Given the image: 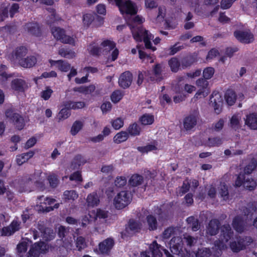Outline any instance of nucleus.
Masks as SVG:
<instances>
[{"mask_svg":"<svg viewBox=\"0 0 257 257\" xmlns=\"http://www.w3.org/2000/svg\"><path fill=\"white\" fill-rule=\"evenodd\" d=\"M110 4H115L118 7L120 13L125 15L124 18L126 23L130 26L134 39L136 41H144L145 46L147 49L154 51L156 50L155 47L151 45L150 40L154 36L149 32L142 28H135V25L140 24L144 21V19L138 16H135L138 11L136 5L129 0H108Z\"/></svg>","mask_w":257,"mask_h":257,"instance_id":"1","label":"nucleus"},{"mask_svg":"<svg viewBox=\"0 0 257 257\" xmlns=\"http://www.w3.org/2000/svg\"><path fill=\"white\" fill-rule=\"evenodd\" d=\"M31 243V241L28 238L23 239L17 246V254L19 257H25L28 247ZM49 249V246L43 242L34 243L31 247L27 253V257H39L40 254L45 253Z\"/></svg>","mask_w":257,"mask_h":257,"instance_id":"2","label":"nucleus"},{"mask_svg":"<svg viewBox=\"0 0 257 257\" xmlns=\"http://www.w3.org/2000/svg\"><path fill=\"white\" fill-rule=\"evenodd\" d=\"M255 167L256 162L254 160H252L251 162L245 167L244 174L240 173L238 176L235 182V186L239 187L243 185L244 188L249 190L254 189L256 186V183L250 177L249 174L252 172Z\"/></svg>","mask_w":257,"mask_h":257,"instance_id":"3","label":"nucleus"},{"mask_svg":"<svg viewBox=\"0 0 257 257\" xmlns=\"http://www.w3.org/2000/svg\"><path fill=\"white\" fill-rule=\"evenodd\" d=\"M184 241L181 237H175L171 239L170 242V249L174 254H181L183 252V244L185 242L189 246H191L196 241V239L188 235H184Z\"/></svg>","mask_w":257,"mask_h":257,"instance_id":"4","label":"nucleus"},{"mask_svg":"<svg viewBox=\"0 0 257 257\" xmlns=\"http://www.w3.org/2000/svg\"><path fill=\"white\" fill-rule=\"evenodd\" d=\"M115 47V43L113 41L106 39L101 42L100 47L96 46L95 43L90 44L88 47V50L92 55H99L101 53H107Z\"/></svg>","mask_w":257,"mask_h":257,"instance_id":"5","label":"nucleus"},{"mask_svg":"<svg viewBox=\"0 0 257 257\" xmlns=\"http://www.w3.org/2000/svg\"><path fill=\"white\" fill-rule=\"evenodd\" d=\"M131 194L126 191L118 193L114 197L113 205L117 209H122L126 207L132 201Z\"/></svg>","mask_w":257,"mask_h":257,"instance_id":"6","label":"nucleus"},{"mask_svg":"<svg viewBox=\"0 0 257 257\" xmlns=\"http://www.w3.org/2000/svg\"><path fill=\"white\" fill-rule=\"evenodd\" d=\"M233 232L229 225H224L221 227V233L218 241L215 242V245L220 249L225 248L228 241L232 237Z\"/></svg>","mask_w":257,"mask_h":257,"instance_id":"7","label":"nucleus"},{"mask_svg":"<svg viewBox=\"0 0 257 257\" xmlns=\"http://www.w3.org/2000/svg\"><path fill=\"white\" fill-rule=\"evenodd\" d=\"M52 33L55 39L62 43L74 46L76 39L73 36L68 35L65 31L60 28H55L52 30Z\"/></svg>","mask_w":257,"mask_h":257,"instance_id":"8","label":"nucleus"},{"mask_svg":"<svg viewBox=\"0 0 257 257\" xmlns=\"http://www.w3.org/2000/svg\"><path fill=\"white\" fill-rule=\"evenodd\" d=\"M48 173L37 171L31 177H26L23 180V185L27 187L34 182L37 185H43L46 179H47Z\"/></svg>","mask_w":257,"mask_h":257,"instance_id":"9","label":"nucleus"},{"mask_svg":"<svg viewBox=\"0 0 257 257\" xmlns=\"http://www.w3.org/2000/svg\"><path fill=\"white\" fill-rule=\"evenodd\" d=\"M55 201L54 199L51 198L40 197L38 198V203H40L39 210L43 212H48L53 210L54 208H58L59 206V203L55 204L53 207L47 206V205H51Z\"/></svg>","mask_w":257,"mask_h":257,"instance_id":"10","label":"nucleus"},{"mask_svg":"<svg viewBox=\"0 0 257 257\" xmlns=\"http://www.w3.org/2000/svg\"><path fill=\"white\" fill-rule=\"evenodd\" d=\"M27 53L28 50L26 47H19L15 49L12 54L9 56V59L14 65H17Z\"/></svg>","mask_w":257,"mask_h":257,"instance_id":"11","label":"nucleus"},{"mask_svg":"<svg viewBox=\"0 0 257 257\" xmlns=\"http://www.w3.org/2000/svg\"><path fill=\"white\" fill-rule=\"evenodd\" d=\"M223 99L218 92H213L210 99V105L214 108L216 113L219 114L222 110Z\"/></svg>","mask_w":257,"mask_h":257,"instance_id":"12","label":"nucleus"},{"mask_svg":"<svg viewBox=\"0 0 257 257\" xmlns=\"http://www.w3.org/2000/svg\"><path fill=\"white\" fill-rule=\"evenodd\" d=\"M196 85L199 89L194 95V97L197 98L201 97H205L209 94L208 82L204 78H199L197 80Z\"/></svg>","mask_w":257,"mask_h":257,"instance_id":"13","label":"nucleus"},{"mask_svg":"<svg viewBox=\"0 0 257 257\" xmlns=\"http://www.w3.org/2000/svg\"><path fill=\"white\" fill-rule=\"evenodd\" d=\"M6 115L12 119L18 130H21L24 128L25 124L24 119L19 114L14 113L11 110H8L6 112Z\"/></svg>","mask_w":257,"mask_h":257,"instance_id":"14","label":"nucleus"},{"mask_svg":"<svg viewBox=\"0 0 257 257\" xmlns=\"http://www.w3.org/2000/svg\"><path fill=\"white\" fill-rule=\"evenodd\" d=\"M237 242L233 241L230 242V246L231 250L234 252H238L245 248L252 242V239L250 237H245L244 238L238 239L237 238Z\"/></svg>","mask_w":257,"mask_h":257,"instance_id":"15","label":"nucleus"},{"mask_svg":"<svg viewBox=\"0 0 257 257\" xmlns=\"http://www.w3.org/2000/svg\"><path fill=\"white\" fill-rule=\"evenodd\" d=\"M149 249L152 252L153 257H162V250L164 251L166 257H173L167 249L163 248L160 245L158 244L156 241H154L150 244Z\"/></svg>","mask_w":257,"mask_h":257,"instance_id":"16","label":"nucleus"},{"mask_svg":"<svg viewBox=\"0 0 257 257\" xmlns=\"http://www.w3.org/2000/svg\"><path fill=\"white\" fill-rule=\"evenodd\" d=\"M21 228V222L18 219H14L7 227H5L1 230V234L4 236H10L19 230Z\"/></svg>","mask_w":257,"mask_h":257,"instance_id":"17","label":"nucleus"},{"mask_svg":"<svg viewBox=\"0 0 257 257\" xmlns=\"http://www.w3.org/2000/svg\"><path fill=\"white\" fill-rule=\"evenodd\" d=\"M11 88L14 92H24L28 88V85L24 79L16 78L12 81Z\"/></svg>","mask_w":257,"mask_h":257,"instance_id":"18","label":"nucleus"},{"mask_svg":"<svg viewBox=\"0 0 257 257\" xmlns=\"http://www.w3.org/2000/svg\"><path fill=\"white\" fill-rule=\"evenodd\" d=\"M235 37L244 43H249L253 41V35L249 31H236L234 32Z\"/></svg>","mask_w":257,"mask_h":257,"instance_id":"19","label":"nucleus"},{"mask_svg":"<svg viewBox=\"0 0 257 257\" xmlns=\"http://www.w3.org/2000/svg\"><path fill=\"white\" fill-rule=\"evenodd\" d=\"M49 62L51 67L56 66L58 69L62 72H67L71 68V65L69 63L61 60L55 61L50 59Z\"/></svg>","mask_w":257,"mask_h":257,"instance_id":"20","label":"nucleus"},{"mask_svg":"<svg viewBox=\"0 0 257 257\" xmlns=\"http://www.w3.org/2000/svg\"><path fill=\"white\" fill-rule=\"evenodd\" d=\"M132 74L129 71L123 73L118 80L119 86L124 88L128 87L132 83Z\"/></svg>","mask_w":257,"mask_h":257,"instance_id":"21","label":"nucleus"},{"mask_svg":"<svg viewBox=\"0 0 257 257\" xmlns=\"http://www.w3.org/2000/svg\"><path fill=\"white\" fill-rule=\"evenodd\" d=\"M37 63V58L34 56L30 55L24 57L17 65L25 68H30L34 67Z\"/></svg>","mask_w":257,"mask_h":257,"instance_id":"22","label":"nucleus"},{"mask_svg":"<svg viewBox=\"0 0 257 257\" xmlns=\"http://www.w3.org/2000/svg\"><path fill=\"white\" fill-rule=\"evenodd\" d=\"M198 117V114L197 112H195L186 117L184 121V127L187 130L192 128L196 124Z\"/></svg>","mask_w":257,"mask_h":257,"instance_id":"23","label":"nucleus"},{"mask_svg":"<svg viewBox=\"0 0 257 257\" xmlns=\"http://www.w3.org/2000/svg\"><path fill=\"white\" fill-rule=\"evenodd\" d=\"M114 245V240L111 238H108L99 244V249L102 253H107Z\"/></svg>","mask_w":257,"mask_h":257,"instance_id":"24","label":"nucleus"},{"mask_svg":"<svg viewBox=\"0 0 257 257\" xmlns=\"http://www.w3.org/2000/svg\"><path fill=\"white\" fill-rule=\"evenodd\" d=\"M245 124L250 128L257 130V114L250 113L247 115L244 118Z\"/></svg>","mask_w":257,"mask_h":257,"instance_id":"25","label":"nucleus"},{"mask_svg":"<svg viewBox=\"0 0 257 257\" xmlns=\"http://www.w3.org/2000/svg\"><path fill=\"white\" fill-rule=\"evenodd\" d=\"M25 29L29 33L38 36L40 33V28L38 24L30 23L25 25Z\"/></svg>","mask_w":257,"mask_h":257,"instance_id":"26","label":"nucleus"},{"mask_svg":"<svg viewBox=\"0 0 257 257\" xmlns=\"http://www.w3.org/2000/svg\"><path fill=\"white\" fill-rule=\"evenodd\" d=\"M34 155V152L30 151L26 153H24L21 155H18L16 158V161L19 165H22L24 163L26 162L30 159L33 157Z\"/></svg>","mask_w":257,"mask_h":257,"instance_id":"27","label":"nucleus"},{"mask_svg":"<svg viewBox=\"0 0 257 257\" xmlns=\"http://www.w3.org/2000/svg\"><path fill=\"white\" fill-rule=\"evenodd\" d=\"M163 70V66L160 64H157L153 70L152 76L150 77L152 81H160L162 79L161 72Z\"/></svg>","mask_w":257,"mask_h":257,"instance_id":"28","label":"nucleus"},{"mask_svg":"<svg viewBox=\"0 0 257 257\" xmlns=\"http://www.w3.org/2000/svg\"><path fill=\"white\" fill-rule=\"evenodd\" d=\"M219 222L216 219H213L210 221L207 228V233L211 235L216 234L218 229Z\"/></svg>","mask_w":257,"mask_h":257,"instance_id":"29","label":"nucleus"},{"mask_svg":"<svg viewBox=\"0 0 257 257\" xmlns=\"http://www.w3.org/2000/svg\"><path fill=\"white\" fill-rule=\"evenodd\" d=\"M86 202L88 206L93 207L97 205L99 203V198L95 192L89 194L86 199Z\"/></svg>","mask_w":257,"mask_h":257,"instance_id":"30","label":"nucleus"},{"mask_svg":"<svg viewBox=\"0 0 257 257\" xmlns=\"http://www.w3.org/2000/svg\"><path fill=\"white\" fill-rule=\"evenodd\" d=\"M39 232L36 230H33L32 231L33 234V238L34 239H36L40 236V233L41 234V235L43 236V237L44 238H45L46 240L51 239V238L54 237V235H53L54 233H53V231L51 232L52 234L51 235L50 237H49L47 236V231H48V232L49 233H50L51 230L49 229H45V230H44L43 229L39 228Z\"/></svg>","mask_w":257,"mask_h":257,"instance_id":"31","label":"nucleus"},{"mask_svg":"<svg viewBox=\"0 0 257 257\" xmlns=\"http://www.w3.org/2000/svg\"><path fill=\"white\" fill-rule=\"evenodd\" d=\"M84 121L78 120L75 121L72 125L70 133L72 136L76 135L83 128Z\"/></svg>","mask_w":257,"mask_h":257,"instance_id":"32","label":"nucleus"},{"mask_svg":"<svg viewBox=\"0 0 257 257\" xmlns=\"http://www.w3.org/2000/svg\"><path fill=\"white\" fill-rule=\"evenodd\" d=\"M142 226V224L140 222L131 220L126 227V230L128 233H130V232H135L140 230Z\"/></svg>","mask_w":257,"mask_h":257,"instance_id":"33","label":"nucleus"},{"mask_svg":"<svg viewBox=\"0 0 257 257\" xmlns=\"http://www.w3.org/2000/svg\"><path fill=\"white\" fill-rule=\"evenodd\" d=\"M78 197V194L74 190H66L63 195V199L65 201H73Z\"/></svg>","mask_w":257,"mask_h":257,"instance_id":"34","label":"nucleus"},{"mask_svg":"<svg viewBox=\"0 0 257 257\" xmlns=\"http://www.w3.org/2000/svg\"><path fill=\"white\" fill-rule=\"evenodd\" d=\"M241 115L240 113L234 114L230 120V126L234 129H238L241 127L240 122Z\"/></svg>","mask_w":257,"mask_h":257,"instance_id":"35","label":"nucleus"},{"mask_svg":"<svg viewBox=\"0 0 257 257\" xmlns=\"http://www.w3.org/2000/svg\"><path fill=\"white\" fill-rule=\"evenodd\" d=\"M64 105L67 108L76 109L83 108L85 106V103L82 101L73 102L69 101L65 102Z\"/></svg>","mask_w":257,"mask_h":257,"instance_id":"36","label":"nucleus"},{"mask_svg":"<svg viewBox=\"0 0 257 257\" xmlns=\"http://www.w3.org/2000/svg\"><path fill=\"white\" fill-rule=\"evenodd\" d=\"M95 86L94 85H89L88 86H80L74 87L73 91L75 92H78L85 94H90L93 92L95 90Z\"/></svg>","mask_w":257,"mask_h":257,"instance_id":"37","label":"nucleus"},{"mask_svg":"<svg viewBox=\"0 0 257 257\" xmlns=\"http://www.w3.org/2000/svg\"><path fill=\"white\" fill-rule=\"evenodd\" d=\"M211 252L209 249L207 248H202L199 249L197 253H194L191 254L190 252L187 251V256L192 255L194 256V255L196 257H209L210 255Z\"/></svg>","mask_w":257,"mask_h":257,"instance_id":"38","label":"nucleus"},{"mask_svg":"<svg viewBox=\"0 0 257 257\" xmlns=\"http://www.w3.org/2000/svg\"><path fill=\"white\" fill-rule=\"evenodd\" d=\"M232 225L234 229L238 232H241L244 230L243 221L240 217H236L233 219Z\"/></svg>","mask_w":257,"mask_h":257,"instance_id":"39","label":"nucleus"},{"mask_svg":"<svg viewBox=\"0 0 257 257\" xmlns=\"http://www.w3.org/2000/svg\"><path fill=\"white\" fill-rule=\"evenodd\" d=\"M58 53L62 57L67 59H72L76 56L74 51L64 48L60 49Z\"/></svg>","mask_w":257,"mask_h":257,"instance_id":"40","label":"nucleus"},{"mask_svg":"<svg viewBox=\"0 0 257 257\" xmlns=\"http://www.w3.org/2000/svg\"><path fill=\"white\" fill-rule=\"evenodd\" d=\"M128 133L121 131L117 133L113 137V142L116 144H120L125 142L128 138Z\"/></svg>","mask_w":257,"mask_h":257,"instance_id":"41","label":"nucleus"},{"mask_svg":"<svg viewBox=\"0 0 257 257\" xmlns=\"http://www.w3.org/2000/svg\"><path fill=\"white\" fill-rule=\"evenodd\" d=\"M94 20V15L91 13H86L83 15L82 23L84 27H88Z\"/></svg>","mask_w":257,"mask_h":257,"instance_id":"42","label":"nucleus"},{"mask_svg":"<svg viewBox=\"0 0 257 257\" xmlns=\"http://www.w3.org/2000/svg\"><path fill=\"white\" fill-rule=\"evenodd\" d=\"M140 121L143 125H150L153 123L154 117L151 114H145L140 117Z\"/></svg>","mask_w":257,"mask_h":257,"instance_id":"43","label":"nucleus"},{"mask_svg":"<svg viewBox=\"0 0 257 257\" xmlns=\"http://www.w3.org/2000/svg\"><path fill=\"white\" fill-rule=\"evenodd\" d=\"M225 98L229 105H233L236 100V95L234 91L229 90L225 93Z\"/></svg>","mask_w":257,"mask_h":257,"instance_id":"44","label":"nucleus"},{"mask_svg":"<svg viewBox=\"0 0 257 257\" xmlns=\"http://www.w3.org/2000/svg\"><path fill=\"white\" fill-rule=\"evenodd\" d=\"M190 183L188 180H185L183 183L182 186L179 188L177 191L178 196H182L184 193L187 192L190 188Z\"/></svg>","mask_w":257,"mask_h":257,"instance_id":"45","label":"nucleus"},{"mask_svg":"<svg viewBox=\"0 0 257 257\" xmlns=\"http://www.w3.org/2000/svg\"><path fill=\"white\" fill-rule=\"evenodd\" d=\"M143 181V177L138 175L134 174L130 178L129 183L133 186H136L142 184Z\"/></svg>","mask_w":257,"mask_h":257,"instance_id":"46","label":"nucleus"},{"mask_svg":"<svg viewBox=\"0 0 257 257\" xmlns=\"http://www.w3.org/2000/svg\"><path fill=\"white\" fill-rule=\"evenodd\" d=\"M147 221L149 229L154 230L157 228V222L156 218L152 215H148L147 217Z\"/></svg>","mask_w":257,"mask_h":257,"instance_id":"47","label":"nucleus"},{"mask_svg":"<svg viewBox=\"0 0 257 257\" xmlns=\"http://www.w3.org/2000/svg\"><path fill=\"white\" fill-rule=\"evenodd\" d=\"M110 123L114 130H118L123 126L124 121L122 118L117 117L115 119H112L110 121Z\"/></svg>","mask_w":257,"mask_h":257,"instance_id":"48","label":"nucleus"},{"mask_svg":"<svg viewBox=\"0 0 257 257\" xmlns=\"http://www.w3.org/2000/svg\"><path fill=\"white\" fill-rule=\"evenodd\" d=\"M57 76V73L54 71H51L49 72H45L42 74L41 76L35 77L34 78V81L36 83H37L38 80L42 79L43 78H47L51 77H56Z\"/></svg>","mask_w":257,"mask_h":257,"instance_id":"49","label":"nucleus"},{"mask_svg":"<svg viewBox=\"0 0 257 257\" xmlns=\"http://www.w3.org/2000/svg\"><path fill=\"white\" fill-rule=\"evenodd\" d=\"M127 131L131 135L137 136L140 134L141 129L137 124L133 123L128 126Z\"/></svg>","mask_w":257,"mask_h":257,"instance_id":"50","label":"nucleus"},{"mask_svg":"<svg viewBox=\"0 0 257 257\" xmlns=\"http://www.w3.org/2000/svg\"><path fill=\"white\" fill-rule=\"evenodd\" d=\"M85 163V160L83 158V157L81 156L78 155L75 157L73 162L71 165V167L72 168V169H75Z\"/></svg>","mask_w":257,"mask_h":257,"instance_id":"51","label":"nucleus"},{"mask_svg":"<svg viewBox=\"0 0 257 257\" xmlns=\"http://www.w3.org/2000/svg\"><path fill=\"white\" fill-rule=\"evenodd\" d=\"M70 108H67L65 106L61 109L58 114V119L59 121L67 118L70 115Z\"/></svg>","mask_w":257,"mask_h":257,"instance_id":"52","label":"nucleus"},{"mask_svg":"<svg viewBox=\"0 0 257 257\" xmlns=\"http://www.w3.org/2000/svg\"><path fill=\"white\" fill-rule=\"evenodd\" d=\"M215 70L213 67L205 68L203 71V78L206 80L211 79L214 74Z\"/></svg>","mask_w":257,"mask_h":257,"instance_id":"53","label":"nucleus"},{"mask_svg":"<svg viewBox=\"0 0 257 257\" xmlns=\"http://www.w3.org/2000/svg\"><path fill=\"white\" fill-rule=\"evenodd\" d=\"M53 92V91L50 87L47 86L41 91L40 96L44 100H47L50 98Z\"/></svg>","mask_w":257,"mask_h":257,"instance_id":"54","label":"nucleus"},{"mask_svg":"<svg viewBox=\"0 0 257 257\" xmlns=\"http://www.w3.org/2000/svg\"><path fill=\"white\" fill-rule=\"evenodd\" d=\"M169 65L172 71L177 72L179 69L180 63L176 58H172L169 61Z\"/></svg>","mask_w":257,"mask_h":257,"instance_id":"55","label":"nucleus"},{"mask_svg":"<svg viewBox=\"0 0 257 257\" xmlns=\"http://www.w3.org/2000/svg\"><path fill=\"white\" fill-rule=\"evenodd\" d=\"M6 66L2 65L0 66V83L4 84L5 81L10 77L6 72Z\"/></svg>","mask_w":257,"mask_h":257,"instance_id":"56","label":"nucleus"},{"mask_svg":"<svg viewBox=\"0 0 257 257\" xmlns=\"http://www.w3.org/2000/svg\"><path fill=\"white\" fill-rule=\"evenodd\" d=\"M219 192L221 197L224 200H226L228 198V192L227 187L224 183H221L219 188Z\"/></svg>","mask_w":257,"mask_h":257,"instance_id":"57","label":"nucleus"},{"mask_svg":"<svg viewBox=\"0 0 257 257\" xmlns=\"http://www.w3.org/2000/svg\"><path fill=\"white\" fill-rule=\"evenodd\" d=\"M47 179L49 182L50 185L53 187H55L58 183L57 176L53 173H48Z\"/></svg>","mask_w":257,"mask_h":257,"instance_id":"58","label":"nucleus"},{"mask_svg":"<svg viewBox=\"0 0 257 257\" xmlns=\"http://www.w3.org/2000/svg\"><path fill=\"white\" fill-rule=\"evenodd\" d=\"M186 220L188 223L191 226L192 230L196 231L199 229L198 222L194 217H189Z\"/></svg>","mask_w":257,"mask_h":257,"instance_id":"59","label":"nucleus"},{"mask_svg":"<svg viewBox=\"0 0 257 257\" xmlns=\"http://www.w3.org/2000/svg\"><path fill=\"white\" fill-rule=\"evenodd\" d=\"M139 53L140 58L143 60V61H146V63L150 62L152 63L154 62V59L152 57L146 55L143 51L139 50Z\"/></svg>","mask_w":257,"mask_h":257,"instance_id":"60","label":"nucleus"},{"mask_svg":"<svg viewBox=\"0 0 257 257\" xmlns=\"http://www.w3.org/2000/svg\"><path fill=\"white\" fill-rule=\"evenodd\" d=\"M76 246L78 250H81L86 246V242L83 237L79 236L77 238Z\"/></svg>","mask_w":257,"mask_h":257,"instance_id":"61","label":"nucleus"},{"mask_svg":"<svg viewBox=\"0 0 257 257\" xmlns=\"http://www.w3.org/2000/svg\"><path fill=\"white\" fill-rule=\"evenodd\" d=\"M123 94L119 90L114 91L111 96V99L114 103L118 102L122 97Z\"/></svg>","mask_w":257,"mask_h":257,"instance_id":"62","label":"nucleus"},{"mask_svg":"<svg viewBox=\"0 0 257 257\" xmlns=\"http://www.w3.org/2000/svg\"><path fill=\"white\" fill-rule=\"evenodd\" d=\"M107 216V213L106 211L100 210V209H97L96 210V213L95 215H94L93 216H91L90 215V218L92 219H97V218H105Z\"/></svg>","mask_w":257,"mask_h":257,"instance_id":"63","label":"nucleus"},{"mask_svg":"<svg viewBox=\"0 0 257 257\" xmlns=\"http://www.w3.org/2000/svg\"><path fill=\"white\" fill-rule=\"evenodd\" d=\"M237 0H222L220 2V7L221 9L226 10L230 8L233 3Z\"/></svg>","mask_w":257,"mask_h":257,"instance_id":"64","label":"nucleus"}]
</instances>
